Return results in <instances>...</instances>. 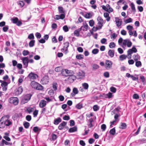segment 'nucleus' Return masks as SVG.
<instances>
[{
	"mask_svg": "<svg viewBox=\"0 0 146 146\" xmlns=\"http://www.w3.org/2000/svg\"><path fill=\"white\" fill-rule=\"evenodd\" d=\"M61 74L63 76L67 77L71 75H73L74 72L72 70H68L67 69H63L62 70Z\"/></svg>",
	"mask_w": 146,
	"mask_h": 146,
	"instance_id": "f257e3e1",
	"label": "nucleus"
},
{
	"mask_svg": "<svg viewBox=\"0 0 146 146\" xmlns=\"http://www.w3.org/2000/svg\"><path fill=\"white\" fill-rule=\"evenodd\" d=\"M1 121H3L5 126H9L12 123V122L8 120V117L7 116H4L1 118Z\"/></svg>",
	"mask_w": 146,
	"mask_h": 146,
	"instance_id": "f03ea898",
	"label": "nucleus"
},
{
	"mask_svg": "<svg viewBox=\"0 0 146 146\" xmlns=\"http://www.w3.org/2000/svg\"><path fill=\"white\" fill-rule=\"evenodd\" d=\"M27 78L31 81L34 80L38 78V76L36 74L31 72L29 74Z\"/></svg>",
	"mask_w": 146,
	"mask_h": 146,
	"instance_id": "7ed1b4c3",
	"label": "nucleus"
},
{
	"mask_svg": "<svg viewBox=\"0 0 146 146\" xmlns=\"http://www.w3.org/2000/svg\"><path fill=\"white\" fill-rule=\"evenodd\" d=\"M9 101L10 103L16 105L18 104L19 101L17 97H12L9 98Z\"/></svg>",
	"mask_w": 146,
	"mask_h": 146,
	"instance_id": "20e7f679",
	"label": "nucleus"
},
{
	"mask_svg": "<svg viewBox=\"0 0 146 146\" xmlns=\"http://www.w3.org/2000/svg\"><path fill=\"white\" fill-rule=\"evenodd\" d=\"M102 7L103 10L109 13L113 11V9L110 7V5L108 4H107L106 6L104 5H102Z\"/></svg>",
	"mask_w": 146,
	"mask_h": 146,
	"instance_id": "39448f33",
	"label": "nucleus"
},
{
	"mask_svg": "<svg viewBox=\"0 0 146 146\" xmlns=\"http://www.w3.org/2000/svg\"><path fill=\"white\" fill-rule=\"evenodd\" d=\"M112 62L110 60H106L105 62V67L107 70H109L112 67Z\"/></svg>",
	"mask_w": 146,
	"mask_h": 146,
	"instance_id": "423d86ee",
	"label": "nucleus"
},
{
	"mask_svg": "<svg viewBox=\"0 0 146 146\" xmlns=\"http://www.w3.org/2000/svg\"><path fill=\"white\" fill-rule=\"evenodd\" d=\"M12 23L14 24H16V25L18 26H21L22 24V22L19 20L18 18L17 17H15L11 19Z\"/></svg>",
	"mask_w": 146,
	"mask_h": 146,
	"instance_id": "0eeeda50",
	"label": "nucleus"
},
{
	"mask_svg": "<svg viewBox=\"0 0 146 146\" xmlns=\"http://www.w3.org/2000/svg\"><path fill=\"white\" fill-rule=\"evenodd\" d=\"M49 82V78L48 76H44L41 80L40 82L43 85L47 84Z\"/></svg>",
	"mask_w": 146,
	"mask_h": 146,
	"instance_id": "6e6552de",
	"label": "nucleus"
},
{
	"mask_svg": "<svg viewBox=\"0 0 146 146\" xmlns=\"http://www.w3.org/2000/svg\"><path fill=\"white\" fill-rule=\"evenodd\" d=\"M97 20L98 22V26H99L100 28H102L104 23L103 20L101 17L98 16L97 18Z\"/></svg>",
	"mask_w": 146,
	"mask_h": 146,
	"instance_id": "1a4fd4ad",
	"label": "nucleus"
},
{
	"mask_svg": "<svg viewBox=\"0 0 146 146\" xmlns=\"http://www.w3.org/2000/svg\"><path fill=\"white\" fill-rule=\"evenodd\" d=\"M32 95L31 94H27L25 95L22 99V101L25 102H27L29 101L31 98Z\"/></svg>",
	"mask_w": 146,
	"mask_h": 146,
	"instance_id": "9d476101",
	"label": "nucleus"
},
{
	"mask_svg": "<svg viewBox=\"0 0 146 146\" xmlns=\"http://www.w3.org/2000/svg\"><path fill=\"white\" fill-rule=\"evenodd\" d=\"M68 76L69 77L67 78V80H68L70 83L73 82L76 79V76L73 75H71Z\"/></svg>",
	"mask_w": 146,
	"mask_h": 146,
	"instance_id": "9b49d317",
	"label": "nucleus"
},
{
	"mask_svg": "<svg viewBox=\"0 0 146 146\" xmlns=\"http://www.w3.org/2000/svg\"><path fill=\"white\" fill-rule=\"evenodd\" d=\"M22 60L23 61V63L26 67L28 66L29 62V59L27 57H23L22 58Z\"/></svg>",
	"mask_w": 146,
	"mask_h": 146,
	"instance_id": "f8f14e48",
	"label": "nucleus"
},
{
	"mask_svg": "<svg viewBox=\"0 0 146 146\" xmlns=\"http://www.w3.org/2000/svg\"><path fill=\"white\" fill-rule=\"evenodd\" d=\"M65 17V15L64 14H61L60 15H56L54 17V19L58 20L60 19H63Z\"/></svg>",
	"mask_w": 146,
	"mask_h": 146,
	"instance_id": "ddd939ff",
	"label": "nucleus"
},
{
	"mask_svg": "<svg viewBox=\"0 0 146 146\" xmlns=\"http://www.w3.org/2000/svg\"><path fill=\"white\" fill-rule=\"evenodd\" d=\"M46 101L43 100L40 101L39 106L40 108H43L46 105Z\"/></svg>",
	"mask_w": 146,
	"mask_h": 146,
	"instance_id": "4468645a",
	"label": "nucleus"
},
{
	"mask_svg": "<svg viewBox=\"0 0 146 146\" xmlns=\"http://www.w3.org/2000/svg\"><path fill=\"white\" fill-rule=\"evenodd\" d=\"M23 88L21 87H19L15 92L16 95H19L20 94L23 92Z\"/></svg>",
	"mask_w": 146,
	"mask_h": 146,
	"instance_id": "2eb2a0df",
	"label": "nucleus"
},
{
	"mask_svg": "<svg viewBox=\"0 0 146 146\" xmlns=\"http://www.w3.org/2000/svg\"><path fill=\"white\" fill-rule=\"evenodd\" d=\"M78 76L79 77V78H82L85 75L84 73L82 71H80L77 74Z\"/></svg>",
	"mask_w": 146,
	"mask_h": 146,
	"instance_id": "dca6fc26",
	"label": "nucleus"
},
{
	"mask_svg": "<svg viewBox=\"0 0 146 146\" xmlns=\"http://www.w3.org/2000/svg\"><path fill=\"white\" fill-rule=\"evenodd\" d=\"M66 123L65 121H63L58 126V128L59 130H62L64 128V126L66 125Z\"/></svg>",
	"mask_w": 146,
	"mask_h": 146,
	"instance_id": "f3484780",
	"label": "nucleus"
},
{
	"mask_svg": "<svg viewBox=\"0 0 146 146\" xmlns=\"http://www.w3.org/2000/svg\"><path fill=\"white\" fill-rule=\"evenodd\" d=\"M38 84L37 82L33 81L31 83V85L33 88L35 89Z\"/></svg>",
	"mask_w": 146,
	"mask_h": 146,
	"instance_id": "a211bd4d",
	"label": "nucleus"
},
{
	"mask_svg": "<svg viewBox=\"0 0 146 146\" xmlns=\"http://www.w3.org/2000/svg\"><path fill=\"white\" fill-rule=\"evenodd\" d=\"M133 59L135 61L140 60V56L137 54L133 55Z\"/></svg>",
	"mask_w": 146,
	"mask_h": 146,
	"instance_id": "6ab92c4d",
	"label": "nucleus"
},
{
	"mask_svg": "<svg viewBox=\"0 0 146 146\" xmlns=\"http://www.w3.org/2000/svg\"><path fill=\"white\" fill-rule=\"evenodd\" d=\"M139 78L141 80V82L143 83V84L144 85H146V80L145 77L143 76H141Z\"/></svg>",
	"mask_w": 146,
	"mask_h": 146,
	"instance_id": "aec40b11",
	"label": "nucleus"
},
{
	"mask_svg": "<svg viewBox=\"0 0 146 146\" xmlns=\"http://www.w3.org/2000/svg\"><path fill=\"white\" fill-rule=\"evenodd\" d=\"M77 131V128L76 127L74 126V127H71L69 129L68 131L70 133H72L75 132Z\"/></svg>",
	"mask_w": 146,
	"mask_h": 146,
	"instance_id": "412c9836",
	"label": "nucleus"
},
{
	"mask_svg": "<svg viewBox=\"0 0 146 146\" xmlns=\"http://www.w3.org/2000/svg\"><path fill=\"white\" fill-rule=\"evenodd\" d=\"M104 96L106 98H111L113 96V95L112 93L109 92L108 93L104 95Z\"/></svg>",
	"mask_w": 146,
	"mask_h": 146,
	"instance_id": "4be33fe9",
	"label": "nucleus"
},
{
	"mask_svg": "<svg viewBox=\"0 0 146 146\" xmlns=\"http://www.w3.org/2000/svg\"><path fill=\"white\" fill-rule=\"evenodd\" d=\"M89 123L88 124V126L89 128H91L93 126L92 122L94 121V119L92 118H90L89 120Z\"/></svg>",
	"mask_w": 146,
	"mask_h": 146,
	"instance_id": "5701e85b",
	"label": "nucleus"
},
{
	"mask_svg": "<svg viewBox=\"0 0 146 146\" xmlns=\"http://www.w3.org/2000/svg\"><path fill=\"white\" fill-rule=\"evenodd\" d=\"M43 87L41 84L38 83L35 89L36 90H42L43 89Z\"/></svg>",
	"mask_w": 146,
	"mask_h": 146,
	"instance_id": "b1692460",
	"label": "nucleus"
},
{
	"mask_svg": "<svg viewBox=\"0 0 146 146\" xmlns=\"http://www.w3.org/2000/svg\"><path fill=\"white\" fill-rule=\"evenodd\" d=\"M61 119L60 117L54 119V123L55 125H58L61 121Z\"/></svg>",
	"mask_w": 146,
	"mask_h": 146,
	"instance_id": "393cba45",
	"label": "nucleus"
},
{
	"mask_svg": "<svg viewBox=\"0 0 146 146\" xmlns=\"http://www.w3.org/2000/svg\"><path fill=\"white\" fill-rule=\"evenodd\" d=\"M114 51L113 50H110L108 52L109 55L111 57H113L114 55Z\"/></svg>",
	"mask_w": 146,
	"mask_h": 146,
	"instance_id": "a878e982",
	"label": "nucleus"
},
{
	"mask_svg": "<svg viewBox=\"0 0 146 146\" xmlns=\"http://www.w3.org/2000/svg\"><path fill=\"white\" fill-rule=\"evenodd\" d=\"M5 135H6L3 136V138L8 141H10L11 139L8 137L9 134L7 133H5Z\"/></svg>",
	"mask_w": 146,
	"mask_h": 146,
	"instance_id": "bb28decb",
	"label": "nucleus"
},
{
	"mask_svg": "<svg viewBox=\"0 0 146 146\" xmlns=\"http://www.w3.org/2000/svg\"><path fill=\"white\" fill-rule=\"evenodd\" d=\"M63 69H62V68L61 66H58L56 67L55 69V71L56 72H62V70Z\"/></svg>",
	"mask_w": 146,
	"mask_h": 146,
	"instance_id": "cd10ccee",
	"label": "nucleus"
},
{
	"mask_svg": "<svg viewBox=\"0 0 146 146\" xmlns=\"http://www.w3.org/2000/svg\"><path fill=\"white\" fill-rule=\"evenodd\" d=\"M127 57V56L125 54H122L121 55L119 56V58L122 61L125 59Z\"/></svg>",
	"mask_w": 146,
	"mask_h": 146,
	"instance_id": "c85d7f7f",
	"label": "nucleus"
},
{
	"mask_svg": "<svg viewBox=\"0 0 146 146\" xmlns=\"http://www.w3.org/2000/svg\"><path fill=\"white\" fill-rule=\"evenodd\" d=\"M58 11L59 13L63 14L64 13L63 8L62 7H59L58 8Z\"/></svg>",
	"mask_w": 146,
	"mask_h": 146,
	"instance_id": "c756f323",
	"label": "nucleus"
},
{
	"mask_svg": "<svg viewBox=\"0 0 146 146\" xmlns=\"http://www.w3.org/2000/svg\"><path fill=\"white\" fill-rule=\"evenodd\" d=\"M133 52L132 51V49H129L127 51V55L129 56V55H130V57L129 58V59L131 58V54L133 53Z\"/></svg>",
	"mask_w": 146,
	"mask_h": 146,
	"instance_id": "7c9ffc66",
	"label": "nucleus"
},
{
	"mask_svg": "<svg viewBox=\"0 0 146 146\" xmlns=\"http://www.w3.org/2000/svg\"><path fill=\"white\" fill-rule=\"evenodd\" d=\"M64 48L66 50H67L68 47L69 43L68 42H67L64 43Z\"/></svg>",
	"mask_w": 146,
	"mask_h": 146,
	"instance_id": "2f4dec72",
	"label": "nucleus"
},
{
	"mask_svg": "<svg viewBox=\"0 0 146 146\" xmlns=\"http://www.w3.org/2000/svg\"><path fill=\"white\" fill-rule=\"evenodd\" d=\"M130 6L132 11L134 12H135L136 9L134 3H131L130 4Z\"/></svg>",
	"mask_w": 146,
	"mask_h": 146,
	"instance_id": "473e14b6",
	"label": "nucleus"
},
{
	"mask_svg": "<svg viewBox=\"0 0 146 146\" xmlns=\"http://www.w3.org/2000/svg\"><path fill=\"white\" fill-rule=\"evenodd\" d=\"M3 121H1V119L0 121V128H3L5 127V125L4 123V122H3Z\"/></svg>",
	"mask_w": 146,
	"mask_h": 146,
	"instance_id": "72a5a7b5",
	"label": "nucleus"
},
{
	"mask_svg": "<svg viewBox=\"0 0 146 146\" xmlns=\"http://www.w3.org/2000/svg\"><path fill=\"white\" fill-rule=\"evenodd\" d=\"M76 58L79 60L83 59L84 58V56L82 54H77L76 56Z\"/></svg>",
	"mask_w": 146,
	"mask_h": 146,
	"instance_id": "f704fd0d",
	"label": "nucleus"
},
{
	"mask_svg": "<svg viewBox=\"0 0 146 146\" xmlns=\"http://www.w3.org/2000/svg\"><path fill=\"white\" fill-rule=\"evenodd\" d=\"M18 5H19L21 7H23L25 5L23 1H20L17 2Z\"/></svg>",
	"mask_w": 146,
	"mask_h": 146,
	"instance_id": "c9c22d12",
	"label": "nucleus"
},
{
	"mask_svg": "<svg viewBox=\"0 0 146 146\" xmlns=\"http://www.w3.org/2000/svg\"><path fill=\"white\" fill-rule=\"evenodd\" d=\"M128 40V39H125L123 40L122 45V46L123 48L126 46Z\"/></svg>",
	"mask_w": 146,
	"mask_h": 146,
	"instance_id": "e433bc0d",
	"label": "nucleus"
},
{
	"mask_svg": "<svg viewBox=\"0 0 146 146\" xmlns=\"http://www.w3.org/2000/svg\"><path fill=\"white\" fill-rule=\"evenodd\" d=\"M73 92L74 94L73 95H75L78 94V91L77 88H73ZM71 94L73 96L72 93H71Z\"/></svg>",
	"mask_w": 146,
	"mask_h": 146,
	"instance_id": "4c0bfd02",
	"label": "nucleus"
},
{
	"mask_svg": "<svg viewBox=\"0 0 146 146\" xmlns=\"http://www.w3.org/2000/svg\"><path fill=\"white\" fill-rule=\"evenodd\" d=\"M57 139V136L54 133H52L51 136V138H50V140H51L54 141Z\"/></svg>",
	"mask_w": 146,
	"mask_h": 146,
	"instance_id": "58836bf2",
	"label": "nucleus"
},
{
	"mask_svg": "<svg viewBox=\"0 0 146 146\" xmlns=\"http://www.w3.org/2000/svg\"><path fill=\"white\" fill-rule=\"evenodd\" d=\"M121 125H120V128L124 129H125L127 127V125L125 123H121Z\"/></svg>",
	"mask_w": 146,
	"mask_h": 146,
	"instance_id": "ea45409f",
	"label": "nucleus"
},
{
	"mask_svg": "<svg viewBox=\"0 0 146 146\" xmlns=\"http://www.w3.org/2000/svg\"><path fill=\"white\" fill-rule=\"evenodd\" d=\"M82 86L84 88V89L87 90L88 89L89 87V85L88 84L84 83L82 84Z\"/></svg>",
	"mask_w": 146,
	"mask_h": 146,
	"instance_id": "a19ab883",
	"label": "nucleus"
},
{
	"mask_svg": "<svg viewBox=\"0 0 146 146\" xmlns=\"http://www.w3.org/2000/svg\"><path fill=\"white\" fill-rule=\"evenodd\" d=\"M23 125L25 128L28 129L30 126V123L28 122H25L23 123Z\"/></svg>",
	"mask_w": 146,
	"mask_h": 146,
	"instance_id": "79ce46f5",
	"label": "nucleus"
},
{
	"mask_svg": "<svg viewBox=\"0 0 146 146\" xmlns=\"http://www.w3.org/2000/svg\"><path fill=\"white\" fill-rule=\"evenodd\" d=\"M35 40H31L29 43V46L30 47H32L34 45L35 43Z\"/></svg>",
	"mask_w": 146,
	"mask_h": 146,
	"instance_id": "37998d69",
	"label": "nucleus"
},
{
	"mask_svg": "<svg viewBox=\"0 0 146 146\" xmlns=\"http://www.w3.org/2000/svg\"><path fill=\"white\" fill-rule=\"evenodd\" d=\"M34 108H27V111L29 113H30L32 112L34 110Z\"/></svg>",
	"mask_w": 146,
	"mask_h": 146,
	"instance_id": "c03bdc74",
	"label": "nucleus"
},
{
	"mask_svg": "<svg viewBox=\"0 0 146 146\" xmlns=\"http://www.w3.org/2000/svg\"><path fill=\"white\" fill-rule=\"evenodd\" d=\"M135 66L137 67H140L141 66V63L140 61H136Z\"/></svg>",
	"mask_w": 146,
	"mask_h": 146,
	"instance_id": "a18cd8bd",
	"label": "nucleus"
},
{
	"mask_svg": "<svg viewBox=\"0 0 146 146\" xmlns=\"http://www.w3.org/2000/svg\"><path fill=\"white\" fill-rule=\"evenodd\" d=\"M2 144L3 145L4 144V143H5V144L6 145H11L12 143H10L8 142L5 140L3 139L2 140Z\"/></svg>",
	"mask_w": 146,
	"mask_h": 146,
	"instance_id": "49530a36",
	"label": "nucleus"
},
{
	"mask_svg": "<svg viewBox=\"0 0 146 146\" xmlns=\"http://www.w3.org/2000/svg\"><path fill=\"white\" fill-rule=\"evenodd\" d=\"M115 132V128H113L112 129H111L109 132L110 134L112 135H114Z\"/></svg>",
	"mask_w": 146,
	"mask_h": 146,
	"instance_id": "de8ad7c7",
	"label": "nucleus"
},
{
	"mask_svg": "<svg viewBox=\"0 0 146 146\" xmlns=\"http://www.w3.org/2000/svg\"><path fill=\"white\" fill-rule=\"evenodd\" d=\"M92 16V15L90 13H87L85 15V17L88 19L90 18Z\"/></svg>",
	"mask_w": 146,
	"mask_h": 146,
	"instance_id": "09e8293b",
	"label": "nucleus"
},
{
	"mask_svg": "<svg viewBox=\"0 0 146 146\" xmlns=\"http://www.w3.org/2000/svg\"><path fill=\"white\" fill-rule=\"evenodd\" d=\"M101 29L102 28H100V27L99 26H98V27H94L92 29V30L94 31L95 32V31H96L97 30Z\"/></svg>",
	"mask_w": 146,
	"mask_h": 146,
	"instance_id": "8fccbe9b",
	"label": "nucleus"
},
{
	"mask_svg": "<svg viewBox=\"0 0 146 146\" xmlns=\"http://www.w3.org/2000/svg\"><path fill=\"white\" fill-rule=\"evenodd\" d=\"M99 50L97 48L94 49L92 51V53L94 54H96L99 52Z\"/></svg>",
	"mask_w": 146,
	"mask_h": 146,
	"instance_id": "3c124183",
	"label": "nucleus"
},
{
	"mask_svg": "<svg viewBox=\"0 0 146 146\" xmlns=\"http://www.w3.org/2000/svg\"><path fill=\"white\" fill-rule=\"evenodd\" d=\"M110 91L111 92L114 93L116 92V89L115 88L112 86L110 88Z\"/></svg>",
	"mask_w": 146,
	"mask_h": 146,
	"instance_id": "603ef678",
	"label": "nucleus"
},
{
	"mask_svg": "<svg viewBox=\"0 0 146 146\" xmlns=\"http://www.w3.org/2000/svg\"><path fill=\"white\" fill-rule=\"evenodd\" d=\"M132 21V19L130 18H129V19H126L124 21V22L126 23H131Z\"/></svg>",
	"mask_w": 146,
	"mask_h": 146,
	"instance_id": "864d4df0",
	"label": "nucleus"
},
{
	"mask_svg": "<svg viewBox=\"0 0 146 146\" xmlns=\"http://www.w3.org/2000/svg\"><path fill=\"white\" fill-rule=\"evenodd\" d=\"M115 43L113 42H111L110 43L109 46L111 48H112L115 47Z\"/></svg>",
	"mask_w": 146,
	"mask_h": 146,
	"instance_id": "5fc2aeb1",
	"label": "nucleus"
},
{
	"mask_svg": "<svg viewBox=\"0 0 146 146\" xmlns=\"http://www.w3.org/2000/svg\"><path fill=\"white\" fill-rule=\"evenodd\" d=\"M79 31L78 30H75L74 32V34L75 35L78 37L79 36Z\"/></svg>",
	"mask_w": 146,
	"mask_h": 146,
	"instance_id": "6e6d98bb",
	"label": "nucleus"
},
{
	"mask_svg": "<svg viewBox=\"0 0 146 146\" xmlns=\"http://www.w3.org/2000/svg\"><path fill=\"white\" fill-rule=\"evenodd\" d=\"M117 36V35L115 33H113L111 34V39H114Z\"/></svg>",
	"mask_w": 146,
	"mask_h": 146,
	"instance_id": "4d7b16f0",
	"label": "nucleus"
},
{
	"mask_svg": "<svg viewBox=\"0 0 146 146\" xmlns=\"http://www.w3.org/2000/svg\"><path fill=\"white\" fill-rule=\"evenodd\" d=\"M29 52L27 50H24L23 51L22 54L23 56H25L29 54Z\"/></svg>",
	"mask_w": 146,
	"mask_h": 146,
	"instance_id": "13d9d810",
	"label": "nucleus"
},
{
	"mask_svg": "<svg viewBox=\"0 0 146 146\" xmlns=\"http://www.w3.org/2000/svg\"><path fill=\"white\" fill-rule=\"evenodd\" d=\"M53 88L54 90L55 91L57 90V83L56 82H54L53 84Z\"/></svg>",
	"mask_w": 146,
	"mask_h": 146,
	"instance_id": "bf43d9fd",
	"label": "nucleus"
},
{
	"mask_svg": "<svg viewBox=\"0 0 146 146\" xmlns=\"http://www.w3.org/2000/svg\"><path fill=\"white\" fill-rule=\"evenodd\" d=\"M99 68V66L96 64H94L92 65L93 69L96 70L98 69Z\"/></svg>",
	"mask_w": 146,
	"mask_h": 146,
	"instance_id": "052dcab7",
	"label": "nucleus"
},
{
	"mask_svg": "<svg viewBox=\"0 0 146 146\" xmlns=\"http://www.w3.org/2000/svg\"><path fill=\"white\" fill-rule=\"evenodd\" d=\"M94 21L93 20H91L89 21V25L91 27H93L94 25Z\"/></svg>",
	"mask_w": 146,
	"mask_h": 146,
	"instance_id": "680f3d73",
	"label": "nucleus"
},
{
	"mask_svg": "<svg viewBox=\"0 0 146 146\" xmlns=\"http://www.w3.org/2000/svg\"><path fill=\"white\" fill-rule=\"evenodd\" d=\"M93 109L94 111H96L99 110V108L97 105H95L93 106Z\"/></svg>",
	"mask_w": 146,
	"mask_h": 146,
	"instance_id": "e2e57ef3",
	"label": "nucleus"
},
{
	"mask_svg": "<svg viewBox=\"0 0 146 146\" xmlns=\"http://www.w3.org/2000/svg\"><path fill=\"white\" fill-rule=\"evenodd\" d=\"M26 119L28 121H30L32 119L30 115H27L26 117Z\"/></svg>",
	"mask_w": 146,
	"mask_h": 146,
	"instance_id": "0e129e2a",
	"label": "nucleus"
},
{
	"mask_svg": "<svg viewBox=\"0 0 146 146\" xmlns=\"http://www.w3.org/2000/svg\"><path fill=\"white\" fill-rule=\"evenodd\" d=\"M63 29L65 32H68L69 30L68 28L66 25L64 26L63 27Z\"/></svg>",
	"mask_w": 146,
	"mask_h": 146,
	"instance_id": "69168bd1",
	"label": "nucleus"
},
{
	"mask_svg": "<svg viewBox=\"0 0 146 146\" xmlns=\"http://www.w3.org/2000/svg\"><path fill=\"white\" fill-rule=\"evenodd\" d=\"M76 107L77 109H80L82 107V104L79 103L77 104Z\"/></svg>",
	"mask_w": 146,
	"mask_h": 146,
	"instance_id": "338daca9",
	"label": "nucleus"
},
{
	"mask_svg": "<svg viewBox=\"0 0 146 146\" xmlns=\"http://www.w3.org/2000/svg\"><path fill=\"white\" fill-rule=\"evenodd\" d=\"M133 99H137L139 98V96L138 94H135L133 95Z\"/></svg>",
	"mask_w": 146,
	"mask_h": 146,
	"instance_id": "774afa93",
	"label": "nucleus"
}]
</instances>
